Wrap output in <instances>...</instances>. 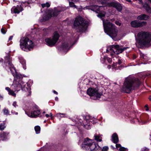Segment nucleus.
<instances>
[{
	"instance_id": "obj_13",
	"label": "nucleus",
	"mask_w": 151,
	"mask_h": 151,
	"mask_svg": "<svg viewBox=\"0 0 151 151\" xmlns=\"http://www.w3.org/2000/svg\"><path fill=\"white\" fill-rule=\"evenodd\" d=\"M70 47L68 43L65 41H63L61 45L59 47V50L62 51L65 53L69 49Z\"/></svg>"
},
{
	"instance_id": "obj_28",
	"label": "nucleus",
	"mask_w": 151,
	"mask_h": 151,
	"mask_svg": "<svg viewBox=\"0 0 151 151\" xmlns=\"http://www.w3.org/2000/svg\"><path fill=\"white\" fill-rule=\"evenodd\" d=\"M95 140H97L98 142H101L102 141L101 137L100 136L98 135H95Z\"/></svg>"
},
{
	"instance_id": "obj_41",
	"label": "nucleus",
	"mask_w": 151,
	"mask_h": 151,
	"mask_svg": "<svg viewBox=\"0 0 151 151\" xmlns=\"http://www.w3.org/2000/svg\"><path fill=\"white\" fill-rule=\"evenodd\" d=\"M12 105L14 107H16V106H17L16 102H14L13 103Z\"/></svg>"
},
{
	"instance_id": "obj_26",
	"label": "nucleus",
	"mask_w": 151,
	"mask_h": 151,
	"mask_svg": "<svg viewBox=\"0 0 151 151\" xmlns=\"http://www.w3.org/2000/svg\"><path fill=\"white\" fill-rule=\"evenodd\" d=\"M68 1L69 2V5L70 7L77 9L76 6L74 4V3L72 2V1L70 0Z\"/></svg>"
},
{
	"instance_id": "obj_49",
	"label": "nucleus",
	"mask_w": 151,
	"mask_h": 151,
	"mask_svg": "<svg viewBox=\"0 0 151 151\" xmlns=\"http://www.w3.org/2000/svg\"><path fill=\"white\" fill-rule=\"evenodd\" d=\"M45 116L47 117H48L49 116V115L47 114H46L45 115Z\"/></svg>"
},
{
	"instance_id": "obj_57",
	"label": "nucleus",
	"mask_w": 151,
	"mask_h": 151,
	"mask_svg": "<svg viewBox=\"0 0 151 151\" xmlns=\"http://www.w3.org/2000/svg\"><path fill=\"white\" fill-rule=\"evenodd\" d=\"M148 110H149V109H148V107L147 108V109H146V110L147 111H148Z\"/></svg>"
},
{
	"instance_id": "obj_62",
	"label": "nucleus",
	"mask_w": 151,
	"mask_h": 151,
	"mask_svg": "<svg viewBox=\"0 0 151 151\" xmlns=\"http://www.w3.org/2000/svg\"><path fill=\"white\" fill-rule=\"evenodd\" d=\"M30 3H31V2H29H29H28V4Z\"/></svg>"
},
{
	"instance_id": "obj_20",
	"label": "nucleus",
	"mask_w": 151,
	"mask_h": 151,
	"mask_svg": "<svg viewBox=\"0 0 151 151\" xmlns=\"http://www.w3.org/2000/svg\"><path fill=\"white\" fill-rule=\"evenodd\" d=\"M149 17V16L145 14H142L138 16L137 19L139 20H147Z\"/></svg>"
},
{
	"instance_id": "obj_60",
	"label": "nucleus",
	"mask_w": 151,
	"mask_h": 151,
	"mask_svg": "<svg viewBox=\"0 0 151 151\" xmlns=\"http://www.w3.org/2000/svg\"><path fill=\"white\" fill-rule=\"evenodd\" d=\"M146 122H144V124H145V123Z\"/></svg>"
},
{
	"instance_id": "obj_21",
	"label": "nucleus",
	"mask_w": 151,
	"mask_h": 151,
	"mask_svg": "<svg viewBox=\"0 0 151 151\" xmlns=\"http://www.w3.org/2000/svg\"><path fill=\"white\" fill-rule=\"evenodd\" d=\"M20 63L22 65L23 68L24 69H26V62L25 60L22 57L19 58Z\"/></svg>"
},
{
	"instance_id": "obj_53",
	"label": "nucleus",
	"mask_w": 151,
	"mask_h": 151,
	"mask_svg": "<svg viewBox=\"0 0 151 151\" xmlns=\"http://www.w3.org/2000/svg\"><path fill=\"white\" fill-rule=\"evenodd\" d=\"M145 108H147L148 107V105H145Z\"/></svg>"
},
{
	"instance_id": "obj_64",
	"label": "nucleus",
	"mask_w": 151,
	"mask_h": 151,
	"mask_svg": "<svg viewBox=\"0 0 151 151\" xmlns=\"http://www.w3.org/2000/svg\"><path fill=\"white\" fill-rule=\"evenodd\" d=\"M150 136H151V135H150Z\"/></svg>"
},
{
	"instance_id": "obj_1",
	"label": "nucleus",
	"mask_w": 151,
	"mask_h": 151,
	"mask_svg": "<svg viewBox=\"0 0 151 151\" xmlns=\"http://www.w3.org/2000/svg\"><path fill=\"white\" fill-rule=\"evenodd\" d=\"M11 61L9 55H8L5 57V63L6 66L9 67L14 77L13 83L11 86V88L14 89V90H11L8 87H6L5 89L9 92L10 94H14V92L18 91L21 88L22 90L26 92V93L31 94L30 87L32 84V81L30 80L25 83L21 81L20 79L22 78V76L17 72L13 65L11 63Z\"/></svg>"
},
{
	"instance_id": "obj_32",
	"label": "nucleus",
	"mask_w": 151,
	"mask_h": 151,
	"mask_svg": "<svg viewBox=\"0 0 151 151\" xmlns=\"http://www.w3.org/2000/svg\"><path fill=\"white\" fill-rule=\"evenodd\" d=\"M141 151H149V149L146 147H143L141 149Z\"/></svg>"
},
{
	"instance_id": "obj_3",
	"label": "nucleus",
	"mask_w": 151,
	"mask_h": 151,
	"mask_svg": "<svg viewBox=\"0 0 151 151\" xmlns=\"http://www.w3.org/2000/svg\"><path fill=\"white\" fill-rule=\"evenodd\" d=\"M140 82L137 78L133 76H129L125 79L121 91L127 93H130L134 87H138L140 85Z\"/></svg>"
},
{
	"instance_id": "obj_61",
	"label": "nucleus",
	"mask_w": 151,
	"mask_h": 151,
	"mask_svg": "<svg viewBox=\"0 0 151 151\" xmlns=\"http://www.w3.org/2000/svg\"><path fill=\"white\" fill-rule=\"evenodd\" d=\"M45 113V111H43V114H44Z\"/></svg>"
},
{
	"instance_id": "obj_25",
	"label": "nucleus",
	"mask_w": 151,
	"mask_h": 151,
	"mask_svg": "<svg viewBox=\"0 0 151 151\" xmlns=\"http://www.w3.org/2000/svg\"><path fill=\"white\" fill-rule=\"evenodd\" d=\"M138 27H142L146 25L147 22H145L139 21Z\"/></svg>"
},
{
	"instance_id": "obj_22",
	"label": "nucleus",
	"mask_w": 151,
	"mask_h": 151,
	"mask_svg": "<svg viewBox=\"0 0 151 151\" xmlns=\"http://www.w3.org/2000/svg\"><path fill=\"white\" fill-rule=\"evenodd\" d=\"M143 7L145 9L147 12L149 13H151V8L148 4H145L143 5Z\"/></svg>"
},
{
	"instance_id": "obj_8",
	"label": "nucleus",
	"mask_w": 151,
	"mask_h": 151,
	"mask_svg": "<svg viewBox=\"0 0 151 151\" xmlns=\"http://www.w3.org/2000/svg\"><path fill=\"white\" fill-rule=\"evenodd\" d=\"M20 47L21 49L24 51L31 50L33 49L34 44L27 37H23L20 40Z\"/></svg>"
},
{
	"instance_id": "obj_45",
	"label": "nucleus",
	"mask_w": 151,
	"mask_h": 151,
	"mask_svg": "<svg viewBox=\"0 0 151 151\" xmlns=\"http://www.w3.org/2000/svg\"><path fill=\"white\" fill-rule=\"evenodd\" d=\"M126 1H127V2H131L132 1L131 0H125Z\"/></svg>"
},
{
	"instance_id": "obj_56",
	"label": "nucleus",
	"mask_w": 151,
	"mask_h": 151,
	"mask_svg": "<svg viewBox=\"0 0 151 151\" xmlns=\"http://www.w3.org/2000/svg\"><path fill=\"white\" fill-rule=\"evenodd\" d=\"M50 116H52V114L51 113H50Z\"/></svg>"
},
{
	"instance_id": "obj_16",
	"label": "nucleus",
	"mask_w": 151,
	"mask_h": 151,
	"mask_svg": "<svg viewBox=\"0 0 151 151\" xmlns=\"http://www.w3.org/2000/svg\"><path fill=\"white\" fill-rule=\"evenodd\" d=\"M109 5L110 6H113L116 8L117 9L120 11L122 9V7L121 4L119 3L116 2H112L109 4Z\"/></svg>"
},
{
	"instance_id": "obj_4",
	"label": "nucleus",
	"mask_w": 151,
	"mask_h": 151,
	"mask_svg": "<svg viewBox=\"0 0 151 151\" xmlns=\"http://www.w3.org/2000/svg\"><path fill=\"white\" fill-rule=\"evenodd\" d=\"M136 44L138 47L151 45V33L141 31L137 35Z\"/></svg>"
},
{
	"instance_id": "obj_10",
	"label": "nucleus",
	"mask_w": 151,
	"mask_h": 151,
	"mask_svg": "<svg viewBox=\"0 0 151 151\" xmlns=\"http://www.w3.org/2000/svg\"><path fill=\"white\" fill-rule=\"evenodd\" d=\"M106 7L103 6H99L97 5H93L91 6H86L83 8L84 9H90L91 10L96 12L99 14L97 15L98 17L101 18L102 17L104 16L105 13L103 11V10L105 9Z\"/></svg>"
},
{
	"instance_id": "obj_2",
	"label": "nucleus",
	"mask_w": 151,
	"mask_h": 151,
	"mask_svg": "<svg viewBox=\"0 0 151 151\" xmlns=\"http://www.w3.org/2000/svg\"><path fill=\"white\" fill-rule=\"evenodd\" d=\"M11 61L9 55H8L5 57V63L6 66L9 67L14 77L13 83L11 86V88L14 89V90H11L8 87H6L5 89L9 92L10 94H14V92L18 91L21 88L22 90L26 92V93L31 94L30 87L32 84V81L30 80L25 83L21 81L20 79L22 78V76L17 72L13 65L11 63Z\"/></svg>"
},
{
	"instance_id": "obj_37",
	"label": "nucleus",
	"mask_w": 151,
	"mask_h": 151,
	"mask_svg": "<svg viewBox=\"0 0 151 151\" xmlns=\"http://www.w3.org/2000/svg\"><path fill=\"white\" fill-rule=\"evenodd\" d=\"M140 56L141 58H142L144 59L145 60L147 58V56L143 54H141Z\"/></svg>"
},
{
	"instance_id": "obj_18",
	"label": "nucleus",
	"mask_w": 151,
	"mask_h": 151,
	"mask_svg": "<svg viewBox=\"0 0 151 151\" xmlns=\"http://www.w3.org/2000/svg\"><path fill=\"white\" fill-rule=\"evenodd\" d=\"M88 96L89 98H90L91 99L96 100L102 98V100H106L103 98V97H104V95H88Z\"/></svg>"
},
{
	"instance_id": "obj_12",
	"label": "nucleus",
	"mask_w": 151,
	"mask_h": 151,
	"mask_svg": "<svg viewBox=\"0 0 151 151\" xmlns=\"http://www.w3.org/2000/svg\"><path fill=\"white\" fill-rule=\"evenodd\" d=\"M128 47L122 48L118 45H113L109 46L106 50V52L110 51L111 52V55L112 56L113 54L112 52L116 54H118L122 53L124 50H126Z\"/></svg>"
},
{
	"instance_id": "obj_27",
	"label": "nucleus",
	"mask_w": 151,
	"mask_h": 151,
	"mask_svg": "<svg viewBox=\"0 0 151 151\" xmlns=\"http://www.w3.org/2000/svg\"><path fill=\"white\" fill-rule=\"evenodd\" d=\"M35 129L36 133L38 134L40 132V127L39 126H37L35 127Z\"/></svg>"
},
{
	"instance_id": "obj_54",
	"label": "nucleus",
	"mask_w": 151,
	"mask_h": 151,
	"mask_svg": "<svg viewBox=\"0 0 151 151\" xmlns=\"http://www.w3.org/2000/svg\"><path fill=\"white\" fill-rule=\"evenodd\" d=\"M150 3H151V0H147Z\"/></svg>"
},
{
	"instance_id": "obj_30",
	"label": "nucleus",
	"mask_w": 151,
	"mask_h": 151,
	"mask_svg": "<svg viewBox=\"0 0 151 151\" xmlns=\"http://www.w3.org/2000/svg\"><path fill=\"white\" fill-rule=\"evenodd\" d=\"M5 127L4 123H2L0 124V129L2 130L4 129Z\"/></svg>"
},
{
	"instance_id": "obj_42",
	"label": "nucleus",
	"mask_w": 151,
	"mask_h": 151,
	"mask_svg": "<svg viewBox=\"0 0 151 151\" xmlns=\"http://www.w3.org/2000/svg\"><path fill=\"white\" fill-rule=\"evenodd\" d=\"M118 63L119 65L120 64L122 63V60H118Z\"/></svg>"
},
{
	"instance_id": "obj_36",
	"label": "nucleus",
	"mask_w": 151,
	"mask_h": 151,
	"mask_svg": "<svg viewBox=\"0 0 151 151\" xmlns=\"http://www.w3.org/2000/svg\"><path fill=\"white\" fill-rule=\"evenodd\" d=\"M126 149L123 147H121L119 149L120 151H125Z\"/></svg>"
},
{
	"instance_id": "obj_15",
	"label": "nucleus",
	"mask_w": 151,
	"mask_h": 151,
	"mask_svg": "<svg viewBox=\"0 0 151 151\" xmlns=\"http://www.w3.org/2000/svg\"><path fill=\"white\" fill-rule=\"evenodd\" d=\"M23 10L21 5H17V6H14L11 9V12L15 14H18Z\"/></svg>"
},
{
	"instance_id": "obj_6",
	"label": "nucleus",
	"mask_w": 151,
	"mask_h": 151,
	"mask_svg": "<svg viewBox=\"0 0 151 151\" xmlns=\"http://www.w3.org/2000/svg\"><path fill=\"white\" fill-rule=\"evenodd\" d=\"M81 147L86 151H97L99 146L96 144L93 140L87 137L85 139Z\"/></svg>"
},
{
	"instance_id": "obj_14",
	"label": "nucleus",
	"mask_w": 151,
	"mask_h": 151,
	"mask_svg": "<svg viewBox=\"0 0 151 151\" xmlns=\"http://www.w3.org/2000/svg\"><path fill=\"white\" fill-rule=\"evenodd\" d=\"M87 93L88 94H101V92L98 91V88H89L87 90Z\"/></svg>"
},
{
	"instance_id": "obj_63",
	"label": "nucleus",
	"mask_w": 151,
	"mask_h": 151,
	"mask_svg": "<svg viewBox=\"0 0 151 151\" xmlns=\"http://www.w3.org/2000/svg\"><path fill=\"white\" fill-rule=\"evenodd\" d=\"M13 95V96H15H15H16V95Z\"/></svg>"
},
{
	"instance_id": "obj_55",
	"label": "nucleus",
	"mask_w": 151,
	"mask_h": 151,
	"mask_svg": "<svg viewBox=\"0 0 151 151\" xmlns=\"http://www.w3.org/2000/svg\"><path fill=\"white\" fill-rule=\"evenodd\" d=\"M35 0H31L32 2H34Z\"/></svg>"
},
{
	"instance_id": "obj_39",
	"label": "nucleus",
	"mask_w": 151,
	"mask_h": 151,
	"mask_svg": "<svg viewBox=\"0 0 151 151\" xmlns=\"http://www.w3.org/2000/svg\"><path fill=\"white\" fill-rule=\"evenodd\" d=\"M115 23L117 25L120 26L121 25V23L119 21H116L115 22Z\"/></svg>"
},
{
	"instance_id": "obj_17",
	"label": "nucleus",
	"mask_w": 151,
	"mask_h": 151,
	"mask_svg": "<svg viewBox=\"0 0 151 151\" xmlns=\"http://www.w3.org/2000/svg\"><path fill=\"white\" fill-rule=\"evenodd\" d=\"M40 111L39 110H34L31 112V113H26L29 116L32 117H35L38 116L40 114Z\"/></svg>"
},
{
	"instance_id": "obj_5",
	"label": "nucleus",
	"mask_w": 151,
	"mask_h": 151,
	"mask_svg": "<svg viewBox=\"0 0 151 151\" xmlns=\"http://www.w3.org/2000/svg\"><path fill=\"white\" fill-rule=\"evenodd\" d=\"M103 22V24L105 32L111 37L113 39L116 37L118 30L117 28L113 24L107 20L104 21L101 19Z\"/></svg>"
},
{
	"instance_id": "obj_23",
	"label": "nucleus",
	"mask_w": 151,
	"mask_h": 151,
	"mask_svg": "<svg viewBox=\"0 0 151 151\" xmlns=\"http://www.w3.org/2000/svg\"><path fill=\"white\" fill-rule=\"evenodd\" d=\"M138 24L139 21L137 20L132 21L131 23V26L134 27H138Z\"/></svg>"
},
{
	"instance_id": "obj_33",
	"label": "nucleus",
	"mask_w": 151,
	"mask_h": 151,
	"mask_svg": "<svg viewBox=\"0 0 151 151\" xmlns=\"http://www.w3.org/2000/svg\"><path fill=\"white\" fill-rule=\"evenodd\" d=\"M3 111L4 114L5 115H7L9 114V112L8 110L5 108H4V109Z\"/></svg>"
},
{
	"instance_id": "obj_50",
	"label": "nucleus",
	"mask_w": 151,
	"mask_h": 151,
	"mask_svg": "<svg viewBox=\"0 0 151 151\" xmlns=\"http://www.w3.org/2000/svg\"><path fill=\"white\" fill-rule=\"evenodd\" d=\"M149 99L150 101H151V96H150L148 98Z\"/></svg>"
},
{
	"instance_id": "obj_58",
	"label": "nucleus",
	"mask_w": 151,
	"mask_h": 151,
	"mask_svg": "<svg viewBox=\"0 0 151 151\" xmlns=\"http://www.w3.org/2000/svg\"><path fill=\"white\" fill-rule=\"evenodd\" d=\"M111 147H112L113 149L115 148V147H113L112 145L111 146Z\"/></svg>"
},
{
	"instance_id": "obj_47",
	"label": "nucleus",
	"mask_w": 151,
	"mask_h": 151,
	"mask_svg": "<svg viewBox=\"0 0 151 151\" xmlns=\"http://www.w3.org/2000/svg\"><path fill=\"white\" fill-rule=\"evenodd\" d=\"M111 68V66L110 65H109L107 66V68L109 69L110 68Z\"/></svg>"
},
{
	"instance_id": "obj_19",
	"label": "nucleus",
	"mask_w": 151,
	"mask_h": 151,
	"mask_svg": "<svg viewBox=\"0 0 151 151\" xmlns=\"http://www.w3.org/2000/svg\"><path fill=\"white\" fill-rule=\"evenodd\" d=\"M112 141L114 143L116 144L119 142V138L116 133L113 134L111 137Z\"/></svg>"
},
{
	"instance_id": "obj_29",
	"label": "nucleus",
	"mask_w": 151,
	"mask_h": 151,
	"mask_svg": "<svg viewBox=\"0 0 151 151\" xmlns=\"http://www.w3.org/2000/svg\"><path fill=\"white\" fill-rule=\"evenodd\" d=\"M42 8L45 7H49L50 6V4L48 2H47L45 4H41Z\"/></svg>"
},
{
	"instance_id": "obj_46",
	"label": "nucleus",
	"mask_w": 151,
	"mask_h": 151,
	"mask_svg": "<svg viewBox=\"0 0 151 151\" xmlns=\"http://www.w3.org/2000/svg\"><path fill=\"white\" fill-rule=\"evenodd\" d=\"M53 93L54 94H57V92L55 91H53Z\"/></svg>"
},
{
	"instance_id": "obj_43",
	"label": "nucleus",
	"mask_w": 151,
	"mask_h": 151,
	"mask_svg": "<svg viewBox=\"0 0 151 151\" xmlns=\"http://www.w3.org/2000/svg\"><path fill=\"white\" fill-rule=\"evenodd\" d=\"M139 1V3L140 4H143V1L142 0H138Z\"/></svg>"
},
{
	"instance_id": "obj_52",
	"label": "nucleus",
	"mask_w": 151,
	"mask_h": 151,
	"mask_svg": "<svg viewBox=\"0 0 151 151\" xmlns=\"http://www.w3.org/2000/svg\"><path fill=\"white\" fill-rule=\"evenodd\" d=\"M100 89H102V88H101H101H100ZM99 90H100V89H98V91H100V92H101V94L102 93H101V91H99Z\"/></svg>"
},
{
	"instance_id": "obj_31",
	"label": "nucleus",
	"mask_w": 151,
	"mask_h": 151,
	"mask_svg": "<svg viewBox=\"0 0 151 151\" xmlns=\"http://www.w3.org/2000/svg\"><path fill=\"white\" fill-rule=\"evenodd\" d=\"M57 115L58 116L61 118L62 117H65V114L63 113H58L57 114Z\"/></svg>"
},
{
	"instance_id": "obj_7",
	"label": "nucleus",
	"mask_w": 151,
	"mask_h": 151,
	"mask_svg": "<svg viewBox=\"0 0 151 151\" xmlns=\"http://www.w3.org/2000/svg\"><path fill=\"white\" fill-rule=\"evenodd\" d=\"M67 9V7H55L54 8L53 11L52 12V15L50 12L48 11L46 12L44 14L43 16L40 18V21L41 22H43L48 20L52 16H57L60 12L65 10Z\"/></svg>"
},
{
	"instance_id": "obj_34",
	"label": "nucleus",
	"mask_w": 151,
	"mask_h": 151,
	"mask_svg": "<svg viewBox=\"0 0 151 151\" xmlns=\"http://www.w3.org/2000/svg\"><path fill=\"white\" fill-rule=\"evenodd\" d=\"M109 148L107 146H105L103 147L102 149V151H107L108 150Z\"/></svg>"
},
{
	"instance_id": "obj_35",
	"label": "nucleus",
	"mask_w": 151,
	"mask_h": 151,
	"mask_svg": "<svg viewBox=\"0 0 151 151\" xmlns=\"http://www.w3.org/2000/svg\"><path fill=\"white\" fill-rule=\"evenodd\" d=\"M116 65V63H114L112 64V66L113 67L112 70L113 71H114L116 70V68L115 66Z\"/></svg>"
},
{
	"instance_id": "obj_38",
	"label": "nucleus",
	"mask_w": 151,
	"mask_h": 151,
	"mask_svg": "<svg viewBox=\"0 0 151 151\" xmlns=\"http://www.w3.org/2000/svg\"><path fill=\"white\" fill-rule=\"evenodd\" d=\"M116 147L118 149V148H120L121 147V146L120 144H116Z\"/></svg>"
},
{
	"instance_id": "obj_44",
	"label": "nucleus",
	"mask_w": 151,
	"mask_h": 151,
	"mask_svg": "<svg viewBox=\"0 0 151 151\" xmlns=\"http://www.w3.org/2000/svg\"><path fill=\"white\" fill-rule=\"evenodd\" d=\"M13 37L12 36H10L9 39V40H12V39Z\"/></svg>"
},
{
	"instance_id": "obj_59",
	"label": "nucleus",
	"mask_w": 151,
	"mask_h": 151,
	"mask_svg": "<svg viewBox=\"0 0 151 151\" xmlns=\"http://www.w3.org/2000/svg\"><path fill=\"white\" fill-rule=\"evenodd\" d=\"M47 30V29H43V30H45V31L46 30Z\"/></svg>"
},
{
	"instance_id": "obj_51",
	"label": "nucleus",
	"mask_w": 151,
	"mask_h": 151,
	"mask_svg": "<svg viewBox=\"0 0 151 151\" xmlns=\"http://www.w3.org/2000/svg\"><path fill=\"white\" fill-rule=\"evenodd\" d=\"M55 100L56 101H58V98L57 97H56L55 98Z\"/></svg>"
},
{
	"instance_id": "obj_11",
	"label": "nucleus",
	"mask_w": 151,
	"mask_h": 151,
	"mask_svg": "<svg viewBox=\"0 0 151 151\" xmlns=\"http://www.w3.org/2000/svg\"><path fill=\"white\" fill-rule=\"evenodd\" d=\"M60 36L57 32H54L52 37H47L45 39L46 44L50 47L54 46L58 40Z\"/></svg>"
},
{
	"instance_id": "obj_9",
	"label": "nucleus",
	"mask_w": 151,
	"mask_h": 151,
	"mask_svg": "<svg viewBox=\"0 0 151 151\" xmlns=\"http://www.w3.org/2000/svg\"><path fill=\"white\" fill-rule=\"evenodd\" d=\"M74 26L75 28L78 29L79 31L83 32L86 30L88 25L84 22L83 19L80 16H78L75 19Z\"/></svg>"
},
{
	"instance_id": "obj_40",
	"label": "nucleus",
	"mask_w": 151,
	"mask_h": 151,
	"mask_svg": "<svg viewBox=\"0 0 151 151\" xmlns=\"http://www.w3.org/2000/svg\"><path fill=\"white\" fill-rule=\"evenodd\" d=\"M1 32L3 34H5L6 32L5 30L3 28L1 29Z\"/></svg>"
},
{
	"instance_id": "obj_24",
	"label": "nucleus",
	"mask_w": 151,
	"mask_h": 151,
	"mask_svg": "<svg viewBox=\"0 0 151 151\" xmlns=\"http://www.w3.org/2000/svg\"><path fill=\"white\" fill-rule=\"evenodd\" d=\"M103 59L104 60H101V63H104L106 60H107L108 62L109 63H111L112 62V59L109 58L106 56H105L104 57Z\"/></svg>"
},
{
	"instance_id": "obj_48",
	"label": "nucleus",
	"mask_w": 151,
	"mask_h": 151,
	"mask_svg": "<svg viewBox=\"0 0 151 151\" xmlns=\"http://www.w3.org/2000/svg\"><path fill=\"white\" fill-rule=\"evenodd\" d=\"M41 29H37V32H39V31H41Z\"/></svg>"
}]
</instances>
